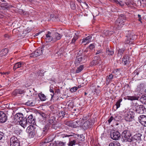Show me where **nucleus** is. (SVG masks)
<instances>
[{"instance_id":"f257e3e1","label":"nucleus","mask_w":146,"mask_h":146,"mask_svg":"<svg viewBox=\"0 0 146 146\" xmlns=\"http://www.w3.org/2000/svg\"><path fill=\"white\" fill-rule=\"evenodd\" d=\"M126 20L125 17V16L123 15L119 17L115 22V27L119 29L122 27L124 25V23Z\"/></svg>"},{"instance_id":"f03ea898","label":"nucleus","mask_w":146,"mask_h":146,"mask_svg":"<svg viewBox=\"0 0 146 146\" xmlns=\"http://www.w3.org/2000/svg\"><path fill=\"white\" fill-rule=\"evenodd\" d=\"M131 136V134L129 130H125L121 134L122 138L125 142L128 141L131 142V138L130 137Z\"/></svg>"},{"instance_id":"7ed1b4c3","label":"nucleus","mask_w":146,"mask_h":146,"mask_svg":"<svg viewBox=\"0 0 146 146\" xmlns=\"http://www.w3.org/2000/svg\"><path fill=\"white\" fill-rule=\"evenodd\" d=\"M27 132L31 137H33L36 133V128L33 125H30L27 129Z\"/></svg>"},{"instance_id":"20e7f679","label":"nucleus","mask_w":146,"mask_h":146,"mask_svg":"<svg viewBox=\"0 0 146 146\" xmlns=\"http://www.w3.org/2000/svg\"><path fill=\"white\" fill-rule=\"evenodd\" d=\"M44 47L38 48L30 55V57L35 58L40 56L42 53L43 51L44 50Z\"/></svg>"},{"instance_id":"39448f33","label":"nucleus","mask_w":146,"mask_h":146,"mask_svg":"<svg viewBox=\"0 0 146 146\" xmlns=\"http://www.w3.org/2000/svg\"><path fill=\"white\" fill-rule=\"evenodd\" d=\"M10 146H20V142L17 137L13 136L10 138Z\"/></svg>"},{"instance_id":"423d86ee","label":"nucleus","mask_w":146,"mask_h":146,"mask_svg":"<svg viewBox=\"0 0 146 146\" xmlns=\"http://www.w3.org/2000/svg\"><path fill=\"white\" fill-rule=\"evenodd\" d=\"M74 34L75 35L74 36L73 38L72 39L71 42L70 43L73 44L75 42L76 40L78 38V35H76V33H74V31H68L67 34L65 35L66 37H68L69 38L71 37L72 35Z\"/></svg>"},{"instance_id":"0eeeda50","label":"nucleus","mask_w":146,"mask_h":146,"mask_svg":"<svg viewBox=\"0 0 146 146\" xmlns=\"http://www.w3.org/2000/svg\"><path fill=\"white\" fill-rule=\"evenodd\" d=\"M94 60L90 63V66H92L97 64L100 65L102 64V61L100 57L98 56L94 57Z\"/></svg>"},{"instance_id":"6e6552de","label":"nucleus","mask_w":146,"mask_h":146,"mask_svg":"<svg viewBox=\"0 0 146 146\" xmlns=\"http://www.w3.org/2000/svg\"><path fill=\"white\" fill-rule=\"evenodd\" d=\"M120 133L117 131H113L111 132V138L115 140H117L120 137Z\"/></svg>"},{"instance_id":"1a4fd4ad","label":"nucleus","mask_w":146,"mask_h":146,"mask_svg":"<svg viewBox=\"0 0 146 146\" xmlns=\"http://www.w3.org/2000/svg\"><path fill=\"white\" fill-rule=\"evenodd\" d=\"M142 135L141 133H136L134 135L131 137V142L133 143L134 142L135 143H136L135 141H140L141 140V137Z\"/></svg>"},{"instance_id":"9d476101","label":"nucleus","mask_w":146,"mask_h":146,"mask_svg":"<svg viewBox=\"0 0 146 146\" xmlns=\"http://www.w3.org/2000/svg\"><path fill=\"white\" fill-rule=\"evenodd\" d=\"M86 57L84 56L82 57L81 56H77L75 60V63L76 64H78L80 63H83L85 62Z\"/></svg>"},{"instance_id":"9b49d317","label":"nucleus","mask_w":146,"mask_h":146,"mask_svg":"<svg viewBox=\"0 0 146 146\" xmlns=\"http://www.w3.org/2000/svg\"><path fill=\"white\" fill-rule=\"evenodd\" d=\"M7 119V116L6 114L4 112L0 111V122L5 123Z\"/></svg>"},{"instance_id":"f8f14e48","label":"nucleus","mask_w":146,"mask_h":146,"mask_svg":"<svg viewBox=\"0 0 146 146\" xmlns=\"http://www.w3.org/2000/svg\"><path fill=\"white\" fill-rule=\"evenodd\" d=\"M138 118L139 122L143 125L146 126V115H141Z\"/></svg>"},{"instance_id":"ddd939ff","label":"nucleus","mask_w":146,"mask_h":146,"mask_svg":"<svg viewBox=\"0 0 146 146\" xmlns=\"http://www.w3.org/2000/svg\"><path fill=\"white\" fill-rule=\"evenodd\" d=\"M136 107V111L139 113H143L144 112V110H145V107L143 105H135Z\"/></svg>"},{"instance_id":"4468645a","label":"nucleus","mask_w":146,"mask_h":146,"mask_svg":"<svg viewBox=\"0 0 146 146\" xmlns=\"http://www.w3.org/2000/svg\"><path fill=\"white\" fill-rule=\"evenodd\" d=\"M78 122H79V121H75L73 122L70 121L66 122V124L68 126L72 127H76L79 125Z\"/></svg>"},{"instance_id":"2eb2a0df","label":"nucleus","mask_w":146,"mask_h":146,"mask_svg":"<svg viewBox=\"0 0 146 146\" xmlns=\"http://www.w3.org/2000/svg\"><path fill=\"white\" fill-rule=\"evenodd\" d=\"M51 33L48 31L47 34H46V38L45 39L46 42H50L52 41L53 42V36L51 35Z\"/></svg>"},{"instance_id":"dca6fc26","label":"nucleus","mask_w":146,"mask_h":146,"mask_svg":"<svg viewBox=\"0 0 146 146\" xmlns=\"http://www.w3.org/2000/svg\"><path fill=\"white\" fill-rule=\"evenodd\" d=\"M53 42H55L57 40H60L61 38L62 35L60 34L57 33H55L53 34Z\"/></svg>"},{"instance_id":"f3484780","label":"nucleus","mask_w":146,"mask_h":146,"mask_svg":"<svg viewBox=\"0 0 146 146\" xmlns=\"http://www.w3.org/2000/svg\"><path fill=\"white\" fill-rule=\"evenodd\" d=\"M19 124L24 129L27 127V121L26 118H23L21 120H20L19 122Z\"/></svg>"},{"instance_id":"a211bd4d","label":"nucleus","mask_w":146,"mask_h":146,"mask_svg":"<svg viewBox=\"0 0 146 146\" xmlns=\"http://www.w3.org/2000/svg\"><path fill=\"white\" fill-rule=\"evenodd\" d=\"M92 123L91 122L90 120H88L86 121L82 125V127L84 129H87L92 125Z\"/></svg>"},{"instance_id":"6ab92c4d","label":"nucleus","mask_w":146,"mask_h":146,"mask_svg":"<svg viewBox=\"0 0 146 146\" xmlns=\"http://www.w3.org/2000/svg\"><path fill=\"white\" fill-rule=\"evenodd\" d=\"M51 126L49 125V123H47L45 125L43 128V133L44 135L48 131H50L51 129Z\"/></svg>"},{"instance_id":"aec40b11","label":"nucleus","mask_w":146,"mask_h":146,"mask_svg":"<svg viewBox=\"0 0 146 146\" xmlns=\"http://www.w3.org/2000/svg\"><path fill=\"white\" fill-rule=\"evenodd\" d=\"M24 93V91L21 89L16 90L12 93V94L15 96H17L18 94H22Z\"/></svg>"},{"instance_id":"412c9836","label":"nucleus","mask_w":146,"mask_h":146,"mask_svg":"<svg viewBox=\"0 0 146 146\" xmlns=\"http://www.w3.org/2000/svg\"><path fill=\"white\" fill-rule=\"evenodd\" d=\"M40 115L42 117V119H43V120H42V123H45L46 121V118L47 116V114L46 113L43 112L42 111H40L39 113Z\"/></svg>"},{"instance_id":"4be33fe9","label":"nucleus","mask_w":146,"mask_h":146,"mask_svg":"<svg viewBox=\"0 0 146 146\" xmlns=\"http://www.w3.org/2000/svg\"><path fill=\"white\" fill-rule=\"evenodd\" d=\"M23 118V115L19 113H17L15 116V119L18 122H19L20 120H21Z\"/></svg>"},{"instance_id":"5701e85b","label":"nucleus","mask_w":146,"mask_h":146,"mask_svg":"<svg viewBox=\"0 0 146 146\" xmlns=\"http://www.w3.org/2000/svg\"><path fill=\"white\" fill-rule=\"evenodd\" d=\"M122 63L125 65H128L129 63V57L127 56H125L123 57L122 60Z\"/></svg>"},{"instance_id":"b1692460","label":"nucleus","mask_w":146,"mask_h":146,"mask_svg":"<svg viewBox=\"0 0 146 146\" xmlns=\"http://www.w3.org/2000/svg\"><path fill=\"white\" fill-rule=\"evenodd\" d=\"M113 2L121 7L123 6L125 3L123 0H113Z\"/></svg>"},{"instance_id":"393cba45","label":"nucleus","mask_w":146,"mask_h":146,"mask_svg":"<svg viewBox=\"0 0 146 146\" xmlns=\"http://www.w3.org/2000/svg\"><path fill=\"white\" fill-rule=\"evenodd\" d=\"M114 32L113 31H109L108 30H105L103 31L104 36H110L113 34Z\"/></svg>"},{"instance_id":"a878e982","label":"nucleus","mask_w":146,"mask_h":146,"mask_svg":"<svg viewBox=\"0 0 146 146\" xmlns=\"http://www.w3.org/2000/svg\"><path fill=\"white\" fill-rule=\"evenodd\" d=\"M134 116L129 113H127L125 115V120L127 121H131L133 118Z\"/></svg>"},{"instance_id":"bb28decb","label":"nucleus","mask_w":146,"mask_h":146,"mask_svg":"<svg viewBox=\"0 0 146 146\" xmlns=\"http://www.w3.org/2000/svg\"><path fill=\"white\" fill-rule=\"evenodd\" d=\"M106 53L107 55L110 56H112L114 53L113 49L111 48H107L106 50Z\"/></svg>"},{"instance_id":"cd10ccee","label":"nucleus","mask_w":146,"mask_h":146,"mask_svg":"<svg viewBox=\"0 0 146 146\" xmlns=\"http://www.w3.org/2000/svg\"><path fill=\"white\" fill-rule=\"evenodd\" d=\"M27 119V122L29 123L34 124L35 122L34 119L33 118V115L31 114L29 115Z\"/></svg>"},{"instance_id":"c85d7f7f","label":"nucleus","mask_w":146,"mask_h":146,"mask_svg":"<svg viewBox=\"0 0 146 146\" xmlns=\"http://www.w3.org/2000/svg\"><path fill=\"white\" fill-rule=\"evenodd\" d=\"M113 78V75L111 74L107 76L106 78V84H108L110 83V82L112 81Z\"/></svg>"},{"instance_id":"c756f323","label":"nucleus","mask_w":146,"mask_h":146,"mask_svg":"<svg viewBox=\"0 0 146 146\" xmlns=\"http://www.w3.org/2000/svg\"><path fill=\"white\" fill-rule=\"evenodd\" d=\"M51 20L54 21H58L60 20L59 18L57 16H55L54 14H51L50 15Z\"/></svg>"},{"instance_id":"7c9ffc66","label":"nucleus","mask_w":146,"mask_h":146,"mask_svg":"<svg viewBox=\"0 0 146 146\" xmlns=\"http://www.w3.org/2000/svg\"><path fill=\"white\" fill-rule=\"evenodd\" d=\"M126 99L131 101H133L134 100H138L139 98V97H137L134 96H127L126 97Z\"/></svg>"},{"instance_id":"2f4dec72","label":"nucleus","mask_w":146,"mask_h":146,"mask_svg":"<svg viewBox=\"0 0 146 146\" xmlns=\"http://www.w3.org/2000/svg\"><path fill=\"white\" fill-rule=\"evenodd\" d=\"M92 36H89L83 39L82 43L86 42L87 43L90 42Z\"/></svg>"},{"instance_id":"473e14b6","label":"nucleus","mask_w":146,"mask_h":146,"mask_svg":"<svg viewBox=\"0 0 146 146\" xmlns=\"http://www.w3.org/2000/svg\"><path fill=\"white\" fill-rule=\"evenodd\" d=\"M25 92L27 96L30 97L31 96H32L33 94V92L32 90H30L29 89H27Z\"/></svg>"},{"instance_id":"72a5a7b5","label":"nucleus","mask_w":146,"mask_h":146,"mask_svg":"<svg viewBox=\"0 0 146 146\" xmlns=\"http://www.w3.org/2000/svg\"><path fill=\"white\" fill-rule=\"evenodd\" d=\"M129 37L126 40L125 43L126 44L130 45L133 43L134 40L133 39H131V36H129Z\"/></svg>"},{"instance_id":"f704fd0d","label":"nucleus","mask_w":146,"mask_h":146,"mask_svg":"<svg viewBox=\"0 0 146 146\" xmlns=\"http://www.w3.org/2000/svg\"><path fill=\"white\" fill-rule=\"evenodd\" d=\"M22 64L21 62H18L16 63L13 67L14 70H15L21 67Z\"/></svg>"},{"instance_id":"c9c22d12","label":"nucleus","mask_w":146,"mask_h":146,"mask_svg":"<svg viewBox=\"0 0 146 146\" xmlns=\"http://www.w3.org/2000/svg\"><path fill=\"white\" fill-rule=\"evenodd\" d=\"M119 118H120V117L119 116H116L114 118L113 116H111L109 119L108 120L109 123H110L113 119L116 121H118V120L117 119V118L119 119Z\"/></svg>"},{"instance_id":"e433bc0d","label":"nucleus","mask_w":146,"mask_h":146,"mask_svg":"<svg viewBox=\"0 0 146 146\" xmlns=\"http://www.w3.org/2000/svg\"><path fill=\"white\" fill-rule=\"evenodd\" d=\"M38 96L41 101H44L46 100V97L44 94L39 93L38 94Z\"/></svg>"},{"instance_id":"4c0bfd02","label":"nucleus","mask_w":146,"mask_h":146,"mask_svg":"<svg viewBox=\"0 0 146 146\" xmlns=\"http://www.w3.org/2000/svg\"><path fill=\"white\" fill-rule=\"evenodd\" d=\"M26 105L29 106H33L35 105V104L33 103V100H28L27 102L25 103Z\"/></svg>"},{"instance_id":"58836bf2","label":"nucleus","mask_w":146,"mask_h":146,"mask_svg":"<svg viewBox=\"0 0 146 146\" xmlns=\"http://www.w3.org/2000/svg\"><path fill=\"white\" fill-rule=\"evenodd\" d=\"M57 146H65L66 145V142H63L62 141H57L56 142Z\"/></svg>"},{"instance_id":"ea45409f","label":"nucleus","mask_w":146,"mask_h":146,"mask_svg":"<svg viewBox=\"0 0 146 146\" xmlns=\"http://www.w3.org/2000/svg\"><path fill=\"white\" fill-rule=\"evenodd\" d=\"M109 146H121L120 143L117 141L114 142L110 143Z\"/></svg>"},{"instance_id":"a19ab883","label":"nucleus","mask_w":146,"mask_h":146,"mask_svg":"<svg viewBox=\"0 0 146 146\" xmlns=\"http://www.w3.org/2000/svg\"><path fill=\"white\" fill-rule=\"evenodd\" d=\"M83 68L84 66L83 65H80V66L77 68L76 70V73H78L80 72L83 70Z\"/></svg>"},{"instance_id":"79ce46f5","label":"nucleus","mask_w":146,"mask_h":146,"mask_svg":"<svg viewBox=\"0 0 146 146\" xmlns=\"http://www.w3.org/2000/svg\"><path fill=\"white\" fill-rule=\"evenodd\" d=\"M125 50V49H119L118 50V55L119 57H121V55L123 54V53L124 51Z\"/></svg>"},{"instance_id":"37998d69","label":"nucleus","mask_w":146,"mask_h":146,"mask_svg":"<svg viewBox=\"0 0 146 146\" xmlns=\"http://www.w3.org/2000/svg\"><path fill=\"white\" fill-rule=\"evenodd\" d=\"M122 99H119L116 103L115 106L116 107V109L119 108L120 106V103L122 101Z\"/></svg>"},{"instance_id":"c03bdc74","label":"nucleus","mask_w":146,"mask_h":146,"mask_svg":"<svg viewBox=\"0 0 146 146\" xmlns=\"http://www.w3.org/2000/svg\"><path fill=\"white\" fill-rule=\"evenodd\" d=\"M54 120V119H50L48 120V123H49V125L51 126L55 123Z\"/></svg>"},{"instance_id":"a18cd8bd","label":"nucleus","mask_w":146,"mask_h":146,"mask_svg":"<svg viewBox=\"0 0 146 146\" xmlns=\"http://www.w3.org/2000/svg\"><path fill=\"white\" fill-rule=\"evenodd\" d=\"M8 49L7 48H5L1 52H2V55H5L8 52Z\"/></svg>"},{"instance_id":"49530a36","label":"nucleus","mask_w":146,"mask_h":146,"mask_svg":"<svg viewBox=\"0 0 146 146\" xmlns=\"http://www.w3.org/2000/svg\"><path fill=\"white\" fill-rule=\"evenodd\" d=\"M76 143V140H73L72 141H71L69 142L68 145L69 146H73L74 145H75V144Z\"/></svg>"},{"instance_id":"de8ad7c7","label":"nucleus","mask_w":146,"mask_h":146,"mask_svg":"<svg viewBox=\"0 0 146 146\" xmlns=\"http://www.w3.org/2000/svg\"><path fill=\"white\" fill-rule=\"evenodd\" d=\"M78 88L77 87L75 86L74 87L70 90V91L72 92H76L78 89Z\"/></svg>"},{"instance_id":"09e8293b","label":"nucleus","mask_w":146,"mask_h":146,"mask_svg":"<svg viewBox=\"0 0 146 146\" xmlns=\"http://www.w3.org/2000/svg\"><path fill=\"white\" fill-rule=\"evenodd\" d=\"M70 7L73 10H74L76 8L75 4L73 2H71L70 3Z\"/></svg>"},{"instance_id":"8fccbe9b","label":"nucleus","mask_w":146,"mask_h":146,"mask_svg":"<svg viewBox=\"0 0 146 146\" xmlns=\"http://www.w3.org/2000/svg\"><path fill=\"white\" fill-rule=\"evenodd\" d=\"M59 116L60 117H61V118L64 117L65 115V112L64 111H62L59 113Z\"/></svg>"},{"instance_id":"3c124183","label":"nucleus","mask_w":146,"mask_h":146,"mask_svg":"<svg viewBox=\"0 0 146 146\" xmlns=\"http://www.w3.org/2000/svg\"><path fill=\"white\" fill-rule=\"evenodd\" d=\"M144 87V84L143 83L140 84L139 85L137 86V89L138 90H140L142 88Z\"/></svg>"},{"instance_id":"603ef678","label":"nucleus","mask_w":146,"mask_h":146,"mask_svg":"<svg viewBox=\"0 0 146 146\" xmlns=\"http://www.w3.org/2000/svg\"><path fill=\"white\" fill-rule=\"evenodd\" d=\"M0 6L1 7H8L7 6V3H5V2L3 3H1L0 4Z\"/></svg>"},{"instance_id":"864d4df0","label":"nucleus","mask_w":146,"mask_h":146,"mask_svg":"<svg viewBox=\"0 0 146 146\" xmlns=\"http://www.w3.org/2000/svg\"><path fill=\"white\" fill-rule=\"evenodd\" d=\"M4 133H3L0 131V141H2L3 140H4L3 139V138L4 137Z\"/></svg>"},{"instance_id":"5fc2aeb1","label":"nucleus","mask_w":146,"mask_h":146,"mask_svg":"<svg viewBox=\"0 0 146 146\" xmlns=\"http://www.w3.org/2000/svg\"><path fill=\"white\" fill-rule=\"evenodd\" d=\"M48 146H57L56 141H55L54 143H49Z\"/></svg>"},{"instance_id":"6e6d98bb","label":"nucleus","mask_w":146,"mask_h":146,"mask_svg":"<svg viewBox=\"0 0 146 146\" xmlns=\"http://www.w3.org/2000/svg\"><path fill=\"white\" fill-rule=\"evenodd\" d=\"M51 129L53 128L54 129H56L57 128V126L55 124V123L51 125Z\"/></svg>"},{"instance_id":"4d7b16f0","label":"nucleus","mask_w":146,"mask_h":146,"mask_svg":"<svg viewBox=\"0 0 146 146\" xmlns=\"http://www.w3.org/2000/svg\"><path fill=\"white\" fill-rule=\"evenodd\" d=\"M72 135H67V134H62L61 135V137L64 138V137H69L71 136Z\"/></svg>"},{"instance_id":"13d9d810","label":"nucleus","mask_w":146,"mask_h":146,"mask_svg":"<svg viewBox=\"0 0 146 146\" xmlns=\"http://www.w3.org/2000/svg\"><path fill=\"white\" fill-rule=\"evenodd\" d=\"M113 72L114 74H116V75H117V74H120L119 72L118 71V70L117 69L113 71Z\"/></svg>"},{"instance_id":"bf43d9fd","label":"nucleus","mask_w":146,"mask_h":146,"mask_svg":"<svg viewBox=\"0 0 146 146\" xmlns=\"http://www.w3.org/2000/svg\"><path fill=\"white\" fill-rule=\"evenodd\" d=\"M141 100H145V102L146 100V96H142L141 98Z\"/></svg>"},{"instance_id":"052dcab7","label":"nucleus","mask_w":146,"mask_h":146,"mask_svg":"<svg viewBox=\"0 0 146 146\" xmlns=\"http://www.w3.org/2000/svg\"><path fill=\"white\" fill-rule=\"evenodd\" d=\"M102 54V50H99L97 51L96 53V54Z\"/></svg>"},{"instance_id":"680f3d73","label":"nucleus","mask_w":146,"mask_h":146,"mask_svg":"<svg viewBox=\"0 0 146 146\" xmlns=\"http://www.w3.org/2000/svg\"><path fill=\"white\" fill-rule=\"evenodd\" d=\"M50 92L52 93V94H51V95L52 96V98L54 96V91H53L52 89L51 88V87H50Z\"/></svg>"},{"instance_id":"e2e57ef3","label":"nucleus","mask_w":146,"mask_h":146,"mask_svg":"<svg viewBox=\"0 0 146 146\" xmlns=\"http://www.w3.org/2000/svg\"><path fill=\"white\" fill-rule=\"evenodd\" d=\"M94 48V45L93 44H91L89 47V48L90 49H92Z\"/></svg>"},{"instance_id":"0e129e2a","label":"nucleus","mask_w":146,"mask_h":146,"mask_svg":"<svg viewBox=\"0 0 146 146\" xmlns=\"http://www.w3.org/2000/svg\"><path fill=\"white\" fill-rule=\"evenodd\" d=\"M61 53H60V51H58L57 53H56L55 54V56H57L59 55V54H60V56L62 54H61Z\"/></svg>"},{"instance_id":"69168bd1","label":"nucleus","mask_w":146,"mask_h":146,"mask_svg":"<svg viewBox=\"0 0 146 146\" xmlns=\"http://www.w3.org/2000/svg\"><path fill=\"white\" fill-rule=\"evenodd\" d=\"M43 31H41L40 32H39L38 33H37L35 35V36H37L38 35H39V34L41 33H42Z\"/></svg>"},{"instance_id":"338daca9","label":"nucleus","mask_w":146,"mask_h":146,"mask_svg":"<svg viewBox=\"0 0 146 146\" xmlns=\"http://www.w3.org/2000/svg\"><path fill=\"white\" fill-rule=\"evenodd\" d=\"M141 1V0H140ZM143 2V3H145V2H146V0H141Z\"/></svg>"},{"instance_id":"774afa93","label":"nucleus","mask_w":146,"mask_h":146,"mask_svg":"<svg viewBox=\"0 0 146 146\" xmlns=\"http://www.w3.org/2000/svg\"><path fill=\"white\" fill-rule=\"evenodd\" d=\"M4 36L5 37H9V36L7 34H5L4 35Z\"/></svg>"}]
</instances>
